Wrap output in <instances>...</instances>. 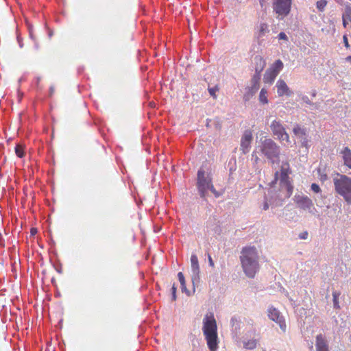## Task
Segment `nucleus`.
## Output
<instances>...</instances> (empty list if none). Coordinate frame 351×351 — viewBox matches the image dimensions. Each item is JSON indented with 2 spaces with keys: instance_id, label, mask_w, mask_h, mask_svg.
<instances>
[{
  "instance_id": "nucleus-1",
  "label": "nucleus",
  "mask_w": 351,
  "mask_h": 351,
  "mask_svg": "<svg viewBox=\"0 0 351 351\" xmlns=\"http://www.w3.org/2000/svg\"><path fill=\"white\" fill-rule=\"evenodd\" d=\"M241 265L245 274L253 278L259 270L258 256L255 247H245L240 256Z\"/></svg>"
},
{
  "instance_id": "nucleus-2",
  "label": "nucleus",
  "mask_w": 351,
  "mask_h": 351,
  "mask_svg": "<svg viewBox=\"0 0 351 351\" xmlns=\"http://www.w3.org/2000/svg\"><path fill=\"white\" fill-rule=\"evenodd\" d=\"M259 148L262 154L272 164L279 161L280 148L271 138L261 139Z\"/></svg>"
},
{
  "instance_id": "nucleus-3",
  "label": "nucleus",
  "mask_w": 351,
  "mask_h": 351,
  "mask_svg": "<svg viewBox=\"0 0 351 351\" xmlns=\"http://www.w3.org/2000/svg\"><path fill=\"white\" fill-rule=\"evenodd\" d=\"M197 189L201 197L205 199L208 192L211 191L216 197H219L220 193L214 188L210 177L206 174L204 169H200L197 172Z\"/></svg>"
},
{
  "instance_id": "nucleus-4",
  "label": "nucleus",
  "mask_w": 351,
  "mask_h": 351,
  "mask_svg": "<svg viewBox=\"0 0 351 351\" xmlns=\"http://www.w3.org/2000/svg\"><path fill=\"white\" fill-rule=\"evenodd\" d=\"M334 184L336 191L351 204V178L341 175L339 178L334 180Z\"/></svg>"
},
{
  "instance_id": "nucleus-5",
  "label": "nucleus",
  "mask_w": 351,
  "mask_h": 351,
  "mask_svg": "<svg viewBox=\"0 0 351 351\" xmlns=\"http://www.w3.org/2000/svg\"><path fill=\"white\" fill-rule=\"evenodd\" d=\"M291 7V0H274L273 9L279 20H282L289 14Z\"/></svg>"
},
{
  "instance_id": "nucleus-6",
  "label": "nucleus",
  "mask_w": 351,
  "mask_h": 351,
  "mask_svg": "<svg viewBox=\"0 0 351 351\" xmlns=\"http://www.w3.org/2000/svg\"><path fill=\"white\" fill-rule=\"evenodd\" d=\"M204 335H217V326L213 313H207L203 319Z\"/></svg>"
},
{
  "instance_id": "nucleus-7",
  "label": "nucleus",
  "mask_w": 351,
  "mask_h": 351,
  "mask_svg": "<svg viewBox=\"0 0 351 351\" xmlns=\"http://www.w3.org/2000/svg\"><path fill=\"white\" fill-rule=\"evenodd\" d=\"M293 199L298 208L308 210L311 214H315L316 210L313 206V202L308 196L297 193Z\"/></svg>"
},
{
  "instance_id": "nucleus-8",
  "label": "nucleus",
  "mask_w": 351,
  "mask_h": 351,
  "mask_svg": "<svg viewBox=\"0 0 351 351\" xmlns=\"http://www.w3.org/2000/svg\"><path fill=\"white\" fill-rule=\"evenodd\" d=\"M267 316L268 317L278 324L280 328L283 332H285L287 326L285 318L282 313L275 308L274 306H269L267 308Z\"/></svg>"
},
{
  "instance_id": "nucleus-9",
  "label": "nucleus",
  "mask_w": 351,
  "mask_h": 351,
  "mask_svg": "<svg viewBox=\"0 0 351 351\" xmlns=\"http://www.w3.org/2000/svg\"><path fill=\"white\" fill-rule=\"evenodd\" d=\"M271 130L274 136H276L280 141L289 142V134L286 132L285 128L280 121L274 120L270 125Z\"/></svg>"
},
{
  "instance_id": "nucleus-10",
  "label": "nucleus",
  "mask_w": 351,
  "mask_h": 351,
  "mask_svg": "<svg viewBox=\"0 0 351 351\" xmlns=\"http://www.w3.org/2000/svg\"><path fill=\"white\" fill-rule=\"evenodd\" d=\"M191 280L193 286L197 285L199 282V266L197 255L192 254L191 256Z\"/></svg>"
},
{
  "instance_id": "nucleus-11",
  "label": "nucleus",
  "mask_w": 351,
  "mask_h": 351,
  "mask_svg": "<svg viewBox=\"0 0 351 351\" xmlns=\"http://www.w3.org/2000/svg\"><path fill=\"white\" fill-rule=\"evenodd\" d=\"M281 191H285V197H289L293 193V186L289 180V176L286 173L282 172L280 181Z\"/></svg>"
},
{
  "instance_id": "nucleus-12",
  "label": "nucleus",
  "mask_w": 351,
  "mask_h": 351,
  "mask_svg": "<svg viewBox=\"0 0 351 351\" xmlns=\"http://www.w3.org/2000/svg\"><path fill=\"white\" fill-rule=\"evenodd\" d=\"M293 132L294 135L300 140L301 145L302 147L308 148V140L307 138V131L306 128H301L300 125H296L293 129Z\"/></svg>"
},
{
  "instance_id": "nucleus-13",
  "label": "nucleus",
  "mask_w": 351,
  "mask_h": 351,
  "mask_svg": "<svg viewBox=\"0 0 351 351\" xmlns=\"http://www.w3.org/2000/svg\"><path fill=\"white\" fill-rule=\"evenodd\" d=\"M252 141V132L249 130L245 131L241 139V149L243 154H247L250 152Z\"/></svg>"
},
{
  "instance_id": "nucleus-14",
  "label": "nucleus",
  "mask_w": 351,
  "mask_h": 351,
  "mask_svg": "<svg viewBox=\"0 0 351 351\" xmlns=\"http://www.w3.org/2000/svg\"><path fill=\"white\" fill-rule=\"evenodd\" d=\"M254 61L255 63V73L254 74V81L255 82H257V80H261V73L264 69L266 63L265 61L259 56H256L254 58Z\"/></svg>"
},
{
  "instance_id": "nucleus-15",
  "label": "nucleus",
  "mask_w": 351,
  "mask_h": 351,
  "mask_svg": "<svg viewBox=\"0 0 351 351\" xmlns=\"http://www.w3.org/2000/svg\"><path fill=\"white\" fill-rule=\"evenodd\" d=\"M259 81L257 80L256 82L254 81V77H252L251 80V86L247 88L245 93L243 95V100L245 101H248L251 99L253 95L257 92L259 88Z\"/></svg>"
},
{
  "instance_id": "nucleus-16",
  "label": "nucleus",
  "mask_w": 351,
  "mask_h": 351,
  "mask_svg": "<svg viewBox=\"0 0 351 351\" xmlns=\"http://www.w3.org/2000/svg\"><path fill=\"white\" fill-rule=\"evenodd\" d=\"M276 87L277 88V93L280 97L284 95L290 96L292 93L286 82L282 80H278L277 81Z\"/></svg>"
},
{
  "instance_id": "nucleus-17",
  "label": "nucleus",
  "mask_w": 351,
  "mask_h": 351,
  "mask_svg": "<svg viewBox=\"0 0 351 351\" xmlns=\"http://www.w3.org/2000/svg\"><path fill=\"white\" fill-rule=\"evenodd\" d=\"M230 324L232 335L234 337H239L240 330L241 328V320L238 317L234 316L230 319Z\"/></svg>"
},
{
  "instance_id": "nucleus-18",
  "label": "nucleus",
  "mask_w": 351,
  "mask_h": 351,
  "mask_svg": "<svg viewBox=\"0 0 351 351\" xmlns=\"http://www.w3.org/2000/svg\"><path fill=\"white\" fill-rule=\"evenodd\" d=\"M340 155L343 161V165L349 169H351V150L349 147H345L341 152Z\"/></svg>"
},
{
  "instance_id": "nucleus-19",
  "label": "nucleus",
  "mask_w": 351,
  "mask_h": 351,
  "mask_svg": "<svg viewBox=\"0 0 351 351\" xmlns=\"http://www.w3.org/2000/svg\"><path fill=\"white\" fill-rule=\"evenodd\" d=\"M207 345L210 351H216L218 348L217 335H206Z\"/></svg>"
},
{
  "instance_id": "nucleus-20",
  "label": "nucleus",
  "mask_w": 351,
  "mask_h": 351,
  "mask_svg": "<svg viewBox=\"0 0 351 351\" xmlns=\"http://www.w3.org/2000/svg\"><path fill=\"white\" fill-rule=\"evenodd\" d=\"M315 346L317 351H328V346L326 341L322 335L317 336Z\"/></svg>"
},
{
  "instance_id": "nucleus-21",
  "label": "nucleus",
  "mask_w": 351,
  "mask_h": 351,
  "mask_svg": "<svg viewBox=\"0 0 351 351\" xmlns=\"http://www.w3.org/2000/svg\"><path fill=\"white\" fill-rule=\"evenodd\" d=\"M343 25L346 27L349 22H351V5H346L345 10L342 14Z\"/></svg>"
},
{
  "instance_id": "nucleus-22",
  "label": "nucleus",
  "mask_w": 351,
  "mask_h": 351,
  "mask_svg": "<svg viewBox=\"0 0 351 351\" xmlns=\"http://www.w3.org/2000/svg\"><path fill=\"white\" fill-rule=\"evenodd\" d=\"M278 74L271 70L269 68L267 69L263 77V81L265 84H272L277 77Z\"/></svg>"
},
{
  "instance_id": "nucleus-23",
  "label": "nucleus",
  "mask_w": 351,
  "mask_h": 351,
  "mask_svg": "<svg viewBox=\"0 0 351 351\" xmlns=\"http://www.w3.org/2000/svg\"><path fill=\"white\" fill-rule=\"evenodd\" d=\"M311 189L314 193H317V194L321 193V192H322V190H321L319 186L316 183H313L311 184ZM319 197H322V194H320L319 195H317V197H315L314 200L316 202V204L317 206L322 207L323 204L318 200Z\"/></svg>"
},
{
  "instance_id": "nucleus-24",
  "label": "nucleus",
  "mask_w": 351,
  "mask_h": 351,
  "mask_svg": "<svg viewBox=\"0 0 351 351\" xmlns=\"http://www.w3.org/2000/svg\"><path fill=\"white\" fill-rule=\"evenodd\" d=\"M269 32V26L265 23H261L258 27L257 37L261 38Z\"/></svg>"
},
{
  "instance_id": "nucleus-25",
  "label": "nucleus",
  "mask_w": 351,
  "mask_h": 351,
  "mask_svg": "<svg viewBox=\"0 0 351 351\" xmlns=\"http://www.w3.org/2000/svg\"><path fill=\"white\" fill-rule=\"evenodd\" d=\"M258 341L255 339H252L249 340L243 339V348L247 350H253L256 348Z\"/></svg>"
},
{
  "instance_id": "nucleus-26",
  "label": "nucleus",
  "mask_w": 351,
  "mask_h": 351,
  "mask_svg": "<svg viewBox=\"0 0 351 351\" xmlns=\"http://www.w3.org/2000/svg\"><path fill=\"white\" fill-rule=\"evenodd\" d=\"M283 63L280 60H277L275 62L271 65L269 69L276 73L278 75L283 69Z\"/></svg>"
},
{
  "instance_id": "nucleus-27",
  "label": "nucleus",
  "mask_w": 351,
  "mask_h": 351,
  "mask_svg": "<svg viewBox=\"0 0 351 351\" xmlns=\"http://www.w3.org/2000/svg\"><path fill=\"white\" fill-rule=\"evenodd\" d=\"M178 277L180 282L182 291L186 293L188 295H189L190 293L189 291L186 289L185 279L183 274L182 272H179L178 274Z\"/></svg>"
},
{
  "instance_id": "nucleus-28",
  "label": "nucleus",
  "mask_w": 351,
  "mask_h": 351,
  "mask_svg": "<svg viewBox=\"0 0 351 351\" xmlns=\"http://www.w3.org/2000/svg\"><path fill=\"white\" fill-rule=\"evenodd\" d=\"M267 91L263 88L259 94V101L263 104H267L268 99L267 97Z\"/></svg>"
},
{
  "instance_id": "nucleus-29",
  "label": "nucleus",
  "mask_w": 351,
  "mask_h": 351,
  "mask_svg": "<svg viewBox=\"0 0 351 351\" xmlns=\"http://www.w3.org/2000/svg\"><path fill=\"white\" fill-rule=\"evenodd\" d=\"M340 295V293L338 291H333L332 292V298H333V307L335 308H339V297Z\"/></svg>"
},
{
  "instance_id": "nucleus-30",
  "label": "nucleus",
  "mask_w": 351,
  "mask_h": 351,
  "mask_svg": "<svg viewBox=\"0 0 351 351\" xmlns=\"http://www.w3.org/2000/svg\"><path fill=\"white\" fill-rule=\"evenodd\" d=\"M326 5L327 1L326 0H319L317 2L316 7L320 12H323Z\"/></svg>"
},
{
  "instance_id": "nucleus-31",
  "label": "nucleus",
  "mask_w": 351,
  "mask_h": 351,
  "mask_svg": "<svg viewBox=\"0 0 351 351\" xmlns=\"http://www.w3.org/2000/svg\"><path fill=\"white\" fill-rule=\"evenodd\" d=\"M15 152L18 157L22 158L24 156L23 147L21 145H17L15 147Z\"/></svg>"
},
{
  "instance_id": "nucleus-32",
  "label": "nucleus",
  "mask_w": 351,
  "mask_h": 351,
  "mask_svg": "<svg viewBox=\"0 0 351 351\" xmlns=\"http://www.w3.org/2000/svg\"><path fill=\"white\" fill-rule=\"evenodd\" d=\"M219 88L217 86H215L213 88H208V90L209 92V94L211 97H213V98H216L217 97V95H216V92L217 91H219Z\"/></svg>"
},
{
  "instance_id": "nucleus-33",
  "label": "nucleus",
  "mask_w": 351,
  "mask_h": 351,
  "mask_svg": "<svg viewBox=\"0 0 351 351\" xmlns=\"http://www.w3.org/2000/svg\"><path fill=\"white\" fill-rule=\"evenodd\" d=\"M278 38L279 40H288V37L287 36V34L285 33V32H280L278 35Z\"/></svg>"
},
{
  "instance_id": "nucleus-34",
  "label": "nucleus",
  "mask_w": 351,
  "mask_h": 351,
  "mask_svg": "<svg viewBox=\"0 0 351 351\" xmlns=\"http://www.w3.org/2000/svg\"><path fill=\"white\" fill-rule=\"evenodd\" d=\"M176 287L175 286V284H173L172 288H171V293H172V300H176Z\"/></svg>"
},
{
  "instance_id": "nucleus-35",
  "label": "nucleus",
  "mask_w": 351,
  "mask_h": 351,
  "mask_svg": "<svg viewBox=\"0 0 351 351\" xmlns=\"http://www.w3.org/2000/svg\"><path fill=\"white\" fill-rule=\"evenodd\" d=\"M343 43H344L345 47L347 49L349 48L350 47V45H349V43H348V38H347V36L346 35L343 36Z\"/></svg>"
},
{
  "instance_id": "nucleus-36",
  "label": "nucleus",
  "mask_w": 351,
  "mask_h": 351,
  "mask_svg": "<svg viewBox=\"0 0 351 351\" xmlns=\"http://www.w3.org/2000/svg\"><path fill=\"white\" fill-rule=\"evenodd\" d=\"M213 124L215 125L216 130H219L221 129V123L218 120L214 121Z\"/></svg>"
},
{
  "instance_id": "nucleus-37",
  "label": "nucleus",
  "mask_w": 351,
  "mask_h": 351,
  "mask_svg": "<svg viewBox=\"0 0 351 351\" xmlns=\"http://www.w3.org/2000/svg\"><path fill=\"white\" fill-rule=\"evenodd\" d=\"M307 237H308V233L306 232H304L300 235V238L302 239H306Z\"/></svg>"
},
{
  "instance_id": "nucleus-38",
  "label": "nucleus",
  "mask_w": 351,
  "mask_h": 351,
  "mask_svg": "<svg viewBox=\"0 0 351 351\" xmlns=\"http://www.w3.org/2000/svg\"><path fill=\"white\" fill-rule=\"evenodd\" d=\"M29 37L32 40H36L32 29H29Z\"/></svg>"
},
{
  "instance_id": "nucleus-39",
  "label": "nucleus",
  "mask_w": 351,
  "mask_h": 351,
  "mask_svg": "<svg viewBox=\"0 0 351 351\" xmlns=\"http://www.w3.org/2000/svg\"><path fill=\"white\" fill-rule=\"evenodd\" d=\"M302 101H304L306 104H310V99L307 96H303L302 98Z\"/></svg>"
},
{
  "instance_id": "nucleus-40",
  "label": "nucleus",
  "mask_w": 351,
  "mask_h": 351,
  "mask_svg": "<svg viewBox=\"0 0 351 351\" xmlns=\"http://www.w3.org/2000/svg\"><path fill=\"white\" fill-rule=\"evenodd\" d=\"M259 1V3H260V5L262 8H264L265 7V0H258Z\"/></svg>"
},
{
  "instance_id": "nucleus-41",
  "label": "nucleus",
  "mask_w": 351,
  "mask_h": 351,
  "mask_svg": "<svg viewBox=\"0 0 351 351\" xmlns=\"http://www.w3.org/2000/svg\"><path fill=\"white\" fill-rule=\"evenodd\" d=\"M33 41L34 43V49L36 50H38L39 49V44H38V41L36 40H33Z\"/></svg>"
},
{
  "instance_id": "nucleus-42",
  "label": "nucleus",
  "mask_w": 351,
  "mask_h": 351,
  "mask_svg": "<svg viewBox=\"0 0 351 351\" xmlns=\"http://www.w3.org/2000/svg\"><path fill=\"white\" fill-rule=\"evenodd\" d=\"M208 262H209V265L211 266V267H213L214 266V262L211 258V256L210 255H208Z\"/></svg>"
},
{
  "instance_id": "nucleus-43",
  "label": "nucleus",
  "mask_w": 351,
  "mask_h": 351,
  "mask_svg": "<svg viewBox=\"0 0 351 351\" xmlns=\"http://www.w3.org/2000/svg\"><path fill=\"white\" fill-rule=\"evenodd\" d=\"M32 235H35L37 233V229L35 228H32L30 230Z\"/></svg>"
},
{
  "instance_id": "nucleus-44",
  "label": "nucleus",
  "mask_w": 351,
  "mask_h": 351,
  "mask_svg": "<svg viewBox=\"0 0 351 351\" xmlns=\"http://www.w3.org/2000/svg\"><path fill=\"white\" fill-rule=\"evenodd\" d=\"M53 93H54V87L53 86H51L50 87V88H49V95H50V96H52Z\"/></svg>"
},
{
  "instance_id": "nucleus-45",
  "label": "nucleus",
  "mask_w": 351,
  "mask_h": 351,
  "mask_svg": "<svg viewBox=\"0 0 351 351\" xmlns=\"http://www.w3.org/2000/svg\"><path fill=\"white\" fill-rule=\"evenodd\" d=\"M263 210H266L269 208V204L267 202H265L263 204Z\"/></svg>"
},
{
  "instance_id": "nucleus-46",
  "label": "nucleus",
  "mask_w": 351,
  "mask_h": 351,
  "mask_svg": "<svg viewBox=\"0 0 351 351\" xmlns=\"http://www.w3.org/2000/svg\"><path fill=\"white\" fill-rule=\"evenodd\" d=\"M40 80H41V78H40V77H36L35 80H36V86H38V84H39V82H40Z\"/></svg>"
},
{
  "instance_id": "nucleus-47",
  "label": "nucleus",
  "mask_w": 351,
  "mask_h": 351,
  "mask_svg": "<svg viewBox=\"0 0 351 351\" xmlns=\"http://www.w3.org/2000/svg\"><path fill=\"white\" fill-rule=\"evenodd\" d=\"M346 61L351 62V56H349L346 57Z\"/></svg>"
},
{
  "instance_id": "nucleus-48",
  "label": "nucleus",
  "mask_w": 351,
  "mask_h": 351,
  "mask_svg": "<svg viewBox=\"0 0 351 351\" xmlns=\"http://www.w3.org/2000/svg\"><path fill=\"white\" fill-rule=\"evenodd\" d=\"M18 42H19V47H20L21 48H22V47H23V43L20 40V39H19V38H18Z\"/></svg>"
},
{
  "instance_id": "nucleus-49",
  "label": "nucleus",
  "mask_w": 351,
  "mask_h": 351,
  "mask_svg": "<svg viewBox=\"0 0 351 351\" xmlns=\"http://www.w3.org/2000/svg\"><path fill=\"white\" fill-rule=\"evenodd\" d=\"M53 34V32L52 30H49V33H48V36L49 38H51Z\"/></svg>"
},
{
  "instance_id": "nucleus-50",
  "label": "nucleus",
  "mask_w": 351,
  "mask_h": 351,
  "mask_svg": "<svg viewBox=\"0 0 351 351\" xmlns=\"http://www.w3.org/2000/svg\"><path fill=\"white\" fill-rule=\"evenodd\" d=\"M206 125H207L208 127L210 125V123H209V122H208V121L207 122Z\"/></svg>"
},
{
  "instance_id": "nucleus-51",
  "label": "nucleus",
  "mask_w": 351,
  "mask_h": 351,
  "mask_svg": "<svg viewBox=\"0 0 351 351\" xmlns=\"http://www.w3.org/2000/svg\"><path fill=\"white\" fill-rule=\"evenodd\" d=\"M337 2L340 3L341 0H335Z\"/></svg>"
},
{
  "instance_id": "nucleus-52",
  "label": "nucleus",
  "mask_w": 351,
  "mask_h": 351,
  "mask_svg": "<svg viewBox=\"0 0 351 351\" xmlns=\"http://www.w3.org/2000/svg\"><path fill=\"white\" fill-rule=\"evenodd\" d=\"M22 80H23V79H22V78H20V79H19V82H22Z\"/></svg>"
}]
</instances>
